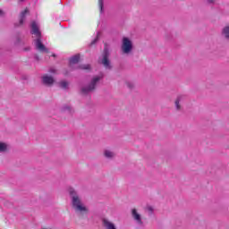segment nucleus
Returning a JSON list of instances; mask_svg holds the SVG:
<instances>
[{
  "instance_id": "f257e3e1",
  "label": "nucleus",
  "mask_w": 229,
  "mask_h": 229,
  "mask_svg": "<svg viewBox=\"0 0 229 229\" xmlns=\"http://www.w3.org/2000/svg\"><path fill=\"white\" fill-rule=\"evenodd\" d=\"M68 194L71 199L72 208L75 210V212L81 214V216H87L89 214V208L83 204L81 200V197L74 188L68 189Z\"/></svg>"
},
{
  "instance_id": "f03ea898",
  "label": "nucleus",
  "mask_w": 229,
  "mask_h": 229,
  "mask_svg": "<svg viewBox=\"0 0 229 229\" xmlns=\"http://www.w3.org/2000/svg\"><path fill=\"white\" fill-rule=\"evenodd\" d=\"M101 81V77L95 76L92 78L89 85L84 86L81 89V94L82 96H89V94H92V92H96V89L98 87V83Z\"/></svg>"
},
{
  "instance_id": "7ed1b4c3",
  "label": "nucleus",
  "mask_w": 229,
  "mask_h": 229,
  "mask_svg": "<svg viewBox=\"0 0 229 229\" xmlns=\"http://www.w3.org/2000/svg\"><path fill=\"white\" fill-rule=\"evenodd\" d=\"M101 64L104 65L105 69H107V71H112L113 66L112 63L110 62V50L108 49V47H104Z\"/></svg>"
},
{
  "instance_id": "20e7f679",
  "label": "nucleus",
  "mask_w": 229,
  "mask_h": 229,
  "mask_svg": "<svg viewBox=\"0 0 229 229\" xmlns=\"http://www.w3.org/2000/svg\"><path fill=\"white\" fill-rule=\"evenodd\" d=\"M133 51V42H131L128 38L124 37L122 40V52L123 55H130Z\"/></svg>"
},
{
  "instance_id": "39448f33",
  "label": "nucleus",
  "mask_w": 229,
  "mask_h": 229,
  "mask_svg": "<svg viewBox=\"0 0 229 229\" xmlns=\"http://www.w3.org/2000/svg\"><path fill=\"white\" fill-rule=\"evenodd\" d=\"M13 44L17 47H21L26 44V41H24V36L21 32H16L13 38Z\"/></svg>"
},
{
  "instance_id": "423d86ee",
  "label": "nucleus",
  "mask_w": 229,
  "mask_h": 229,
  "mask_svg": "<svg viewBox=\"0 0 229 229\" xmlns=\"http://www.w3.org/2000/svg\"><path fill=\"white\" fill-rule=\"evenodd\" d=\"M34 42L37 51H39V53H49V48L42 43V38H37Z\"/></svg>"
},
{
  "instance_id": "0eeeda50",
  "label": "nucleus",
  "mask_w": 229,
  "mask_h": 229,
  "mask_svg": "<svg viewBox=\"0 0 229 229\" xmlns=\"http://www.w3.org/2000/svg\"><path fill=\"white\" fill-rule=\"evenodd\" d=\"M80 54L74 55L72 57L69 58L68 61V67H70L71 71H76V65L77 64H80Z\"/></svg>"
},
{
  "instance_id": "6e6552de",
  "label": "nucleus",
  "mask_w": 229,
  "mask_h": 229,
  "mask_svg": "<svg viewBox=\"0 0 229 229\" xmlns=\"http://www.w3.org/2000/svg\"><path fill=\"white\" fill-rule=\"evenodd\" d=\"M30 13V9L26 8L24 11H21L19 16V22L14 23V28H21L24 25V21H26V15Z\"/></svg>"
},
{
  "instance_id": "1a4fd4ad",
  "label": "nucleus",
  "mask_w": 229,
  "mask_h": 229,
  "mask_svg": "<svg viewBox=\"0 0 229 229\" xmlns=\"http://www.w3.org/2000/svg\"><path fill=\"white\" fill-rule=\"evenodd\" d=\"M30 34L35 35L37 38H42V32L40 31V28L37 21H32L30 24Z\"/></svg>"
},
{
  "instance_id": "9d476101",
  "label": "nucleus",
  "mask_w": 229,
  "mask_h": 229,
  "mask_svg": "<svg viewBox=\"0 0 229 229\" xmlns=\"http://www.w3.org/2000/svg\"><path fill=\"white\" fill-rule=\"evenodd\" d=\"M41 83L46 87H53L55 85V78L51 75L45 74L41 77Z\"/></svg>"
},
{
  "instance_id": "9b49d317",
  "label": "nucleus",
  "mask_w": 229,
  "mask_h": 229,
  "mask_svg": "<svg viewBox=\"0 0 229 229\" xmlns=\"http://www.w3.org/2000/svg\"><path fill=\"white\" fill-rule=\"evenodd\" d=\"M131 216H132V219L136 221L137 225H139L140 226L144 225V222L142 221V216H140V214H139V212H137L136 208L131 209Z\"/></svg>"
},
{
  "instance_id": "f8f14e48",
  "label": "nucleus",
  "mask_w": 229,
  "mask_h": 229,
  "mask_svg": "<svg viewBox=\"0 0 229 229\" xmlns=\"http://www.w3.org/2000/svg\"><path fill=\"white\" fill-rule=\"evenodd\" d=\"M221 37H223V38L225 40H229V24L222 29Z\"/></svg>"
},
{
  "instance_id": "ddd939ff",
  "label": "nucleus",
  "mask_w": 229,
  "mask_h": 229,
  "mask_svg": "<svg viewBox=\"0 0 229 229\" xmlns=\"http://www.w3.org/2000/svg\"><path fill=\"white\" fill-rule=\"evenodd\" d=\"M76 71H92L90 64H79L76 66Z\"/></svg>"
},
{
  "instance_id": "4468645a",
  "label": "nucleus",
  "mask_w": 229,
  "mask_h": 229,
  "mask_svg": "<svg viewBox=\"0 0 229 229\" xmlns=\"http://www.w3.org/2000/svg\"><path fill=\"white\" fill-rule=\"evenodd\" d=\"M184 98H185V95H180V96L177 97V98L174 102L176 110H181L182 106H180V101H183Z\"/></svg>"
},
{
  "instance_id": "2eb2a0df",
  "label": "nucleus",
  "mask_w": 229,
  "mask_h": 229,
  "mask_svg": "<svg viewBox=\"0 0 229 229\" xmlns=\"http://www.w3.org/2000/svg\"><path fill=\"white\" fill-rule=\"evenodd\" d=\"M0 153H8V145L0 141Z\"/></svg>"
},
{
  "instance_id": "dca6fc26",
  "label": "nucleus",
  "mask_w": 229,
  "mask_h": 229,
  "mask_svg": "<svg viewBox=\"0 0 229 229\" xmlns=\"http://www.w3.org/2000/svg\"><path fill=\"white\" fill-rule=\"evenodd\" d=\"M59 87L64 90H67L69 89V82H67V81H61L59 82Z\"/></svg>"
},
{
  "instance_id": "f3484780",
  "label": "nucleus",
  "mask_w": 229,
  "mask_h": 229,
  "mask_svg": "<svg viewBox=\"0 0 229 229\" xmlns=\"http://www.w3.org/2000/svg\"><path fill=\"white\" fill-rule=\"evenodd\" d=\"M99 37H101V32H98L97 33V37L96 38H94L90 44L89 45V47H92V46H96V44H98V42H99Z\"/></svg>"
},
{
  "instance_id": "a211bd4d",
  "label": "nucleus",
  "mask_w": 229,
  "mask_h": 229,
  "mask_svg": "<svg viewBox=\"0 0 229 229\" xmlns=\"http://www.w3.org/2000/svg\"><path fill=\"white\" fill-rule=\"evenodd\" d=\"M98 6L100 13H105V0H98Z\"/></svg>"
},
{
  "instance_id": "6ab92c4d",
  "label": "nucleus",
  "mask_w": 229,
  "mask_h": 229,
  "mask_svg": "<svg viewBox=\"0 0 229 229\" xmlns=\"http://www.w3.org/2000/svg\"><path fill=\"white\" fill-rule=\"evenodd\" d=\"M104 155L106 158H113L114 157V153L110 150H105Z\"/></svg>"
},
{
  "instance_id": "aec40b11",
  "label": "nucleus",
  "mask_w": 229,
  "mask_h": 229,
  "mask_svg": "<svg viewBox=\"0 0 229 229\" xmlns=\"http://www.w3.org/2000/svg\"><path fill=\"white\" fill-rule=\"evenodd\" d=\"M67 110L71 113L72 108L71 107V106L65 105L62 107V112H67Z\"/></svg>"
},
{
  "instance_id": "412c9836",
  "label": "nucleus",
  "mask_w": 229,
  "mask_h": 229,
  "mask_svg": "<svg viewBox=\"0 0 229 229\" xmlns=\"http://www.w3.org/2000/svg\"><path fill=\"white\" fill-rule=\"evenodd\" d=\"M126 85L128 87V89H130L131 90L135 88V85L133 84V82H126Z\"/></svg>"
},
{
  "instance_id": "4be33fe9",
  "label": "nucleus",
  "mask_w": 229,
  "mask_h": 229,
  "mask_svg": "<svg viewBox=\"0 0 229 229\" xmlns=\"http://www.w3.org/2000/svg\"><path fill=\"white\" fill-rule=\"evenodd\" d=\"M147 210L149 212L150 216H152L155 209L151 206H147Z\"/></svg>"
},
{
  "instance_id": "5701e85b",
  "label": "nucleus",
  "mask_w": 229,
  "mask_h": 229,
  "mask_svg": "<svg viewBox=\"0 0 229 229\" xmlns=\"http://www.w3.org/2000/svg\"><path fill=\"white\" fill-rule=\"evenodd\" d=\"M34 59L36 62H40V57L38 56V54L34 55Z\"/></svg>"
},
{
  "instance_id": "b1692460",
  "label": "nucleus",
  "mask_w": 229,
  "mask_h": 229,
  "mask_svg": "<svg viewBox=\"0 0 229 229\" xmlns=\"http://www.w3.org/2000/svg\"><path fill=\"white\" fill-rule=\"evenodd\" d=\"M70 73H71V72H69V70H67V69H65V70L64 71V76H69Z\"/></svg>"
},
{
  "instance_id": "393cba45",
  "label": "nucleus",
  "mask_w": 229,
  "mask_h": 229,
  "mask_svg": "<svg viewBox=\"0 0 229 229\" xmlns=\"http://www.w3.org/2000/svg\"><path fill=\"white\" fill-rule=\"evenodd\" d=\"M29 77L26 74L21 75V80L28 81Z\"/></svg>"
},
{
  "instance_id": "a878e982",
  "label": "nucleus",
  "mask_w": 229,
  "mask_h": 229,
  "mask_svg": "<svg viewBox=\"0 0 229 229\" xmlns=\"http://www.w3.org/2000/svg\"><path fill=\"white\" fill-rule=\"evenodd\" d=\"M208 4H214L216 3V0H208Z\"/></svg>"
},
{
  "instance_id": "bb28decb",
  "label": "nucleus",
  "mask_w": 229,
  "mask_h": 229,
  "mask_svg": "<svg viewBox=\"0 0 229 229\" xmlns=\"http://www.w3.org/2000/svg\"><path fill=\"white\" fill-rule=\"evenodd\" d=\"M0 17H4V11L0 9Z\"/></svg>"
},
{
  "instance_id": "cd10ccee",
  "label": "nucleus",
  "mask_w": 229,
  "mask_h": 229,
  "mask_svg": "<svg viewBox=\"0 0 229 229\" xmlns=\"http://www.w3.org/2000/svg\"><path fill=\"white\" fill-rule=\"evenodd\" d=\"M30 50H31V47H27L23 48V51H30Z\"/></svg>"
},
{
  "instance_id": "c85d7f7f",
  "label": "nucleus",
  "mask_w": 229,
  "mask_h": 229,
  "mask_svg": "<svg viewBox=\"0 0 229 229\" xmlns=\"http://www.w3.org/2000/svg\"><path fill=\"white\" fill-rule=\"evenodd\" d=\"M49 72L55 74V72H56V70L52 68V69L49 70Z\"/></svg>"
},
{
  "instance_id": "c756f323",
  "label": "nucleus",
  "mask_w": 229,
  "mask_h": 229,
  "mask_svg": "<svg viewBox=\"0 0 229 229\" xmlns=\"http://www.w3.org/2000/svg\"><path fill=\"white\" fill-rule=\"evenodd\" d=\"M18 1H20V3H24V1H26V0H18Z\"/></svg>"
},
{
  "instance_id": "7c9ffc66",
  "label": "nucleus",
  "mask_w": 229,
  "mask_h": 229,
  "mask_svg": "<svg viewBox=\"0 0 229 229\" xmlns=\"http://www.w3.org/2000/svg\"><path fill=\"white\" fill-rule=\"evenodd\" d=\"M52 56L55 58L56 56V54H53Z\"/></svg>"
}]
</instances>
